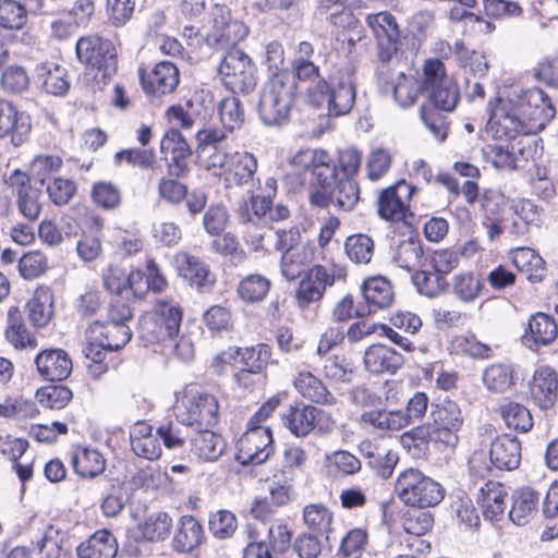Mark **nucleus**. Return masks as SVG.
<instances>
[{"mask_svg":"<svg viewBox=\"0 0 558 558\" xmlns=\"http://www.w3.org/2000/svg\"><path fill=\"white\" fill-rule=\"evenodd\" d=\"M308 460L307 451L300 446H290L283 450L282 466L277 473L288 475L295 481L298 475L304 471L305 464Z\"/></svg>","mask_w":558,"mask_h":558,"instance_id":"69168bd1","label":"nucleus"},{"mask_svg":"<svg viewBox=\"0 0 558 558\" xmlns=\"http://www.w3.org/2000/svg\"><path fill=\"white\" fill-rule=\"evenodd\" d=\"M75 51L81 63L97 70L104 77L111 76L118 69L114 45L98 34L82 36L76 41Z\"/></svg>","mask_w":558,"mask_h":558,"instance_id":"9d476101","label":"nucleus"},{"mask_svg":"<svg viewBox=\"0 0 558 558\" xmlns=\"http://www.w3.org/2000/svg\"><path fill=\"white\" fill-rule=\"evenodd\" d=\"M173 262L179 276L186 280L192 288L206 292L215 286L216 276L199 257L186 252H178L173 257Z\"/></svg>","mask_w":558,"mask_h":558,"instance_id":"6ab92c4d","label":"nucleus"},{"mask_svg":"<svg viewBox=\"0 0 558 558\" xmlns=\"http://www.w3.org/2000/svg\"><path fill=\"white\" fill-rule=\"evenodd\" d=\"M345 253L355 264L366 265L372 260L374 254V241L366 234H353L347 238Z\"/></svg>","mask_w":558,"mask_h":558,"instance_id":"4d7b16f0","label":"nucleus"},{"mask_svg":"<svg viewBox=\"0 0 558 558\" xmlns=\"http://www.w3.org/2000/svg\"><path fill=\"white\" fill-rule=\"evenodd\" d=\"M490 462L498 470H515L521 462V442L514 436L501 435L490 444Z\"/></svg>","mask_w":558,"mask_h":558,"instance_id":"a878e982","label":"nucleus"},{"mask_svg":"<svg viewBox=\"0 0 558 558\" xmlns=\"http://www.w3.org/2000/svg\"><path fill=\"white\" fill-rule=\"evenodd\" d=\"M172 527V519L166 512L150 514L140 525L142 536L147 541L165 539Z\"/></svg>","mask_w":558,"mask_h":558,"instance_id":"bf43d9fd","label":"nucleus"},{"mask_svg":"<svg viewBox=\"0 0 558 558\" xmlns=\"http://www.w3.org/2000/svg\"><path fill=\"white\" fill-rule=\"evenodd\" d=\"M217 108L225 130L233 131L243 125L245 112L238 97L229 96L221 99Z\"/></svg>","mask_w":558,"mask_h":558,"instance_id":"864d4df0","label":"nucleus"},{"mask_svg":"<svg viewBox=\"0 0 558 558\" xmlns=\"http://www.w3.org/2000/svg\"><path fill=\"white\" fill-rule=\"evenodd\" d=\"M423 253L421 242L411 238L396 246L392 260L398 267L412 272L422 266Z\"/></svg>","mask_w":558,"mask_h":558,"instance_id":"a18cd8bd","label":"nucleus"},{"mask_svg":"<svg viewBox=\"0 0 558 558\" xmlns=\"http://www.w3.org/2000/svg\"><path fill=\"white\" fill-rule=\"evenodd\" d=\"M412 508L404 514L402 526L408 534L414 536L425 535L433 527L434 517L429 511H424V508Z\"/></svg>","mask_w":558,"mask_h":558,"instance_id":"e2e57ef3","label":"nucleus"},{"mask_svg":"<svg viewBox=\"0 0 558 558\" xmlns=\"http://www.w3.org/2000/svg\"><path fill=\"white\" fill-rule=\"evenodd\" d=\"M4 336L8 342L17 350H33L38 345L37 338L27 329L23 314L17 306H11L8 310Z\"/></svg>","mask_w":558,"mask_h":558,"instance_id":"7c9ffc66","label":"nucleus"},{"mask_svg":"<svg viewBox=\"0 0 558 558\" xmlns=\"http://www.w3.org/2000/svg\"><path fill=\"white\" fill-rule=\"evenodd\" d=\"M451 286L453 294L464 303L473 302L484 289V282L472 271L457 274Z\"/></svg>","mask_w":558,"mask_h":558,"instance_id":"3c124183","label":"nucleus"},{"mask_svg":"<svg viewBox=\"0 0 558 558\" xmlns=\"http://www.w3.org/2000/svg\"><path fill=\"white\" fill-rule=\"evenodd\" d=\"M557 373L549 366L538 367L533 376L530 392L534 403L542 410L551 409L557 401Z\"/></svg>","mask_w":558,"mask_h":558,"instance_id":"393cba45","label":"nucleus"},{"mask_svg":"<svg viewBox=\"0 0 558 558\" xmlns=\"http://www.w3.org/2000/svg\"><path fill=\"white\" fill-rule=\"evenodd\" d=\"M361 167V153L356 148H345L339 153L338 163L329 166L328 175L356 177Z\"/></svg>","mask_w":558,"mask_h":558,"instance_id":"338daca9","label":"nucleus"},{"mask_svg":"<svg viewBox=\"0 0 558 558\" xmlns=\"http://www.w3.org/2000/svg\"><path fill=\"white\" fill-rule=\"evenodd\" d=\"M333 521L332 512L323 504H310L303 508V522L308 530L328 538Z\"/></svg>","mask_w":558,"mask_h":558,"instance_id":"09e8293b","label":"nucleus"},{"mask_svg":"<svg viewBox=\"0 0 558 558\" xmlns=\"http://www.w3.org/2000/svg\"><path fill=\"white\" fill-rule=\"evenodd\" d=\"M31 118L11 102L0 100V137L9 136L13 146L24 144L31 132Z\"/></svg>","mask_w":558,"mask_h":558,"instance_id":"4be33fe9","label":"nucleus"},{"mask_svg":"<svg viewBox=\"0 0 558 558\" xmlns=\"http://www.w3.org/2000/svg\"><path fill=\"white\" fill-rule=\"evenodd\" d=\"M330 157L323 149H302L298 151L290 160L295 173L300 175V185L317 183L329 172Z\"/></svg>","mask_w":558,"mask_h":558,"instance_id":"f3484780","label":"nucleus"},{"mask_svg":"<svg viewBox=\"0 0 558 558\" xmlns=\"http://www.w3.org/2000/svg\"><path fill=\"white\" fill-rule=\"evenodd\" d=\"M356 98V87L350 77L330 80H319L315 85L307 89L308 102L316 107H326L330 117H341L348 114Z\"/></svg>","mask_w":558,"mask_h":558,"instance_id":"39448f33","label":"nucleus"},{"mask_svg":"<svg viewBox=\"0 0 558 558\" xmlns=\"http://www.w3.org/2000/svg\"><path fill=\"white\" fill-rule=\"evenodd\" d=\"M294 480L288 475L275 472L269 483V497L256 499L251 508L252 513L256 518H264L272 512L271 507H283L288 505L294 496Z\"/></svg>","mask_w":558,"mask_h":558,"instance_id":"aec40b11","label":"nucleus"},{"mask_svg":"<svg viewBox=\"0 0 558 558\" xmlns=\"http://www.w3.org/2000/svg\"><path fill=\"white\" fill-rule=\"evenodd\" d=\"M28 320L36 327L48 325L53 315V294L48 288L36 289L26 304Z\"/></svg>","mask_w":558,"mask_h":558,"instance_id":"c9c22d12","label":"nucleus"},{"mask_svg":"<svg viewBox=\"0 0 558 558\" xmlns=\"http://www.w3.org/2000/svg\"><path fill=\"white\" fill-rule=\"evenodd\" d=\"M529 332L524 336L527 344L532 341L535 345H547L557 338L558 328L549 315L537 313L530 318Z\"/></svg>","mask_w":558,"mask_h":558,"instance_id":"79ce46f5","label":"nucleus"},{"mask_svg":"<svg viewBox=\"0 0 558 558\" xmlns=\"http://www.w3.org/2000/svg\"><path fill=\"white\" fill-rule=\"evenodd\" d=\"M296 83L292 73L280 71L265 84L258 102V114L265 125L284 122L295 100Z\"/></svg>","mask_w":558,"mask_h":558,"instance_id":"7ed1b4c3","label":"nucleus"},{"mask_svg":"<svg viewBox=\"0 0 558 558\" xmlns=\"http://www.w3.org/2000/svg\"><path fill=\"white\" fill-rule=\"evenodd\" d=\"M36 76L46 93L63 96L70 88L66 70L54 63H41L36 66Z\"/></svg>","mask_w":558,"mask_h":558,"instance_id":"58836bf2","label":"nucleus"},{"mask_svg":"<svg viewBox=\"0 0 558 558\" xmlns=\"http://www.w3.org/2000/svg\"><path fill=\"white\" fill-rule=\"evenodd\" d=\"M64 534L54 525H48L36 542L40 558H73L64 548Z\"/></svg>","mask_w":558,"mask_h":558,"instance_id":"c03bdc74","label":"nucleus"},{"mask_svg":"<svg viewBox=\"0 0 558 558\" xmlns=\"http://www.w3.org/2000/svg\"><path fill=\"white\" fill-rule=\"evenodd\" d=\"M35 364L40 377L49 381H62L73 369L72 360L62 349L40 351L35 357Z\"/></svg>","mask_w":558,"mask_h":558,"instance_id":"b1692460","label":"nucleus"},{"mask_svg":"<svg viewBox=\"0 0 558 558\" xmlns=\"http://www.w3.org/2000/svg\"><path fill=\"white\" fill-rule=\"evenodd\" d=\"M168 120L175 126L182 129H192L195 125H203L206 121V116L199 117V112L193 101L186 104V109L182 106H171L167 110Z\"/></svg>","mask_w":558,"mask_h":558,"instance_id":"0e129e2a","label":"nucleus"},{"mask_svg":"<svg viewBox=\"0 0 558 558\" xmlns=\"http://www.w3.org/2000/svg\"><path fill=\"white\" fill-rule=\"evenodd\" d=\"M404 363L403 356L385 344H373L364 353L365 368L374 374L396 373Z\"/></svg>","mask_w":558,"mask_h":558,"instance_id":"bb28decb","label":"nucleus"},{"mask_svg":"<svg viewBox=\"0 0 558 558\" xmlns=\"http://www.w3.org/2000/svg\"><path fill=\"white\" fill-rule=\"evenodd\" d=\"M257 158L248 151H234L223 175L226 187H251L255 182Z\"/></svg>","mask_w":558,"mask_h":558,"instance_id":"5701e85b","label":"nucleus"},{"mask_svg":"<svg viewBox=\"0 0 558 558\" xmlns=\"http://www.w3.org/2000/svg\"><path fill=\"white\" fill-rule=\"evenodd\" d=\"M7 184L16 196V206L21 215L29 221H35L43 209L41 190L31 183V177L15 169L7 179Z\"/></svg>","mask_w":558,"mask_h":558,"instance_id":"dca6fc26","label":"nucleus"},{"mask_svg":"<svg viewBox=\"0 0 558 558\" xmlns=\"http://www.w3.org/2000/svg\"><path fill=\"white\" fill-rule=\"evenodd\" d=\"M271 282L265 276L252 274L244 277L238 286V295L248 304L259 303L267 296Z\"/></svg>","mask_w":558,"mask_h":558,"instance_id":"de8ad7c7","label":"nucleus"},{"mask_svg":"<svg viewBox=\"0 0 558 558\" xmlns=\"http://www.w3.org/2000/svg\"><path fill=\"white\" fill-rule=\"evenodd\" d=\"M76 553L78 558H113L118 553L117 539L111 532L100 530L81 543Z\"/></svg>","mask_w":558,"mask_h":558,"instance_id":"473e14b6","label":"nucleus"},{"mask_svg":"<svg viewBox=\"0 0 558 558\" xmlns=\"http://www.w3.org/2000/svg\"><path fill=\"white\" fill-rule=\"evenodd\" d=\"M210 28L204 40L216 50L236 49L240 41L248 35V27L240 20L233 19L226 4L216 3L209 12Z\"/></svg>","mask_w":558,"mask_h":558,"instance_id":"423d86ee","label":"nucleus"},{"mask_svg":"<svg viewBox=\"0 0 558 558\" xmlns=\"http://www.w3.org/2000/svg\"><path fill=\"white\" fill-rule=\"evenodd\" d=\"M395 493L403 504L416 508L434 507L444 499L441 485L412 468L398 475Z\"/></svg>","mask_w":558,"mask_h":558,"instance_id":"20e7f679","label":"nucleus"},{"mask_svg":"<svg viewBox=\"0 0 558 558\" xmlns=\"http://www.w3.org/2000/svg\"><path fill=\"white\" fill-rule=\"evenodd\" d=\"M293 385L295 389L304 398L325 405H332L336 403V398L327 389L324 383L310 372H301L294 378Z\"/></svg>","mask_w":558,"mask_h":558,"instance_id":"e433bc0d","label":"nucleus"},{"mask_svg":"<svg viewBox=\"0 0 558 558\" xmlns=\"http://www.w3.org/2000/svg\"><path fill=\"white\" fill-rule=\"evenodd\" d=\"M72 465L81 477L94 478L105 471L106 460L99 451L83 448L74 452Z\"/></svg>","mask_w":558,"mask_h":558,"instance_id":"37998d69","label":"nucleus"},{"mask_svg":"<svg viewBox=\"0 0 558 558\" xmlns=\"http://www.w3.org/2000/svg\"><path fill=\"white\" fill-rule=\"evenodd\" d=\"M414 192L415 187L403 180L383 189L376 201L379 218L391 223L405 222L412 216L410 201Z\"/></svg>","mask_w":558,"mask_h":558,"instance_id":"f8f14e48","label":"nucleus"},{"mask_svg":"<svg viewBox=\"0 0 558 558\" xmlns=\"http://www.w3.org/2000/svg\"><path fill=\"white\" fill-rule=\"evenodd\" d=\"M191 426H185L184 423L175 420H169L161 423L157 428V436L162 440L168 449L182 448L186 438L190 437Z\"/></svg>","mask_w":558,"mask_h":558,"instance_id":"5fc2aeb1","label":"nucleus"},{"mask_svg":"<svg viewBox=\"0 0 558 558\" xmlns=\"http://www.w3.org/2000/svg\"><path fill=\"white\" fill-rule=\"evenodd\" d=\"M179 70L170 61H160L149 73L140 70L143 89L153 96H163L172 93L179 84Z\"/></svg>","mask_w":558,"mask_h":558,"instance_id":"412c9836","label":"nucleus"},{"mask_svg":"<svg viewBox=\"0 0 558 558\" xmlns=\"http://www.w3.org/2000/svg\"><path fill=\"white\" fill-rule=\"evenodd\" d=\"M203 537L201 523L192 515H183L177 523L172 547L177 553L187 554L202 544Z\"/></svg>","mask_w":558,"mask_h":558,"instance_id":"c756f323","label":"nucleus"},{"mask_svg":"<svg viewBox=\"0 0 558 558\" xmlns=\"http://www.w3.org/2000/svg\"><path fill=\"white\" fill-rule=\"evenodd\" d=\"M463 424V416L457 402L445 399L432 404L428 435L447 446L458 444L457 433Z\"/></svg>","mask_w":558,"mask_h":558,"instance_id":"ddd939ff","label":"nucleus"},{"mask_svg":"<svg viewBox=\"0 0 558 558\" xmlns=\"http://www.w3.org/2000/svg\"><path fill=\"white\" fill-rule=\"evenodd\" d=\"M539 493L532 487H521L512 493L509 519L517 525L529 523L537 513Z\"/></svg>","mask_w":558,"mask_h":558,"instance_id":"c85d7f7f","label":"nucleus"},{"mask_svg":"<svg viewBox=\"0 0 558 558\" xmlns=\"http://www.w3.org/2000/svg\"><path fill=\"white\" fill-rule=\"evenodd\" d=\"M238 526L235 515L229 510H217L209 514L208 527L211 534L220 539L233 535Z\"/></svg>","mask_w":558,"mask_h":558,"instance_id":"774afa93","label":"nucleus"},{"mask_svg":"<svg viewBox=\"0 0 558 558\" xmlns=\"http://www.w3.org/2000/svg\"><path fill=\"white\" fill-rule=\"evenodd\" d=\"M556 110L543 89L522 90L506 100L500 99L492 109L489 121L496 133L508 138L535 134L555 117Z\"/></svg>","mask_w":558,"mask_h":558,"instance_id":"f257e3e1","label":"nucleus"},{"mask_svg":"<svg viewBox=\"0 0 558 558\" xmlns=\"http://www.w3.org/2000/svg\"><path fill=\"white\" fill-rule=\"evenodd\" d=\"M420 89L429 100L428 105L421 107V119L434 137L444 142L448 134L445 113L456 109L460 99L459 86L447 75L442 61L428 59L424 64Z\"/></svg>","mask_w":558,"mask_h":558,"instance_id":"f03ea898","label":"nucleus"},{"mask_svg":"<svg viewBox=\"0 0 558 558\" xmlns=\"http://www.w3.org/2000/svg\"><path fill=\"white\" fill-rule=\"evenodd\" d=\"M196 433L191 438L192 451L207 461L217 460L225 451L223 438L208 429L195 428Z\"/></svg>","mask_w":558,"mask_h":558,"instance_id":"4c0bfd02","label":"nucleus"},{"mask_svg":"<svg viewBox=\"0 0 558 558\" xmlns=\"http://www.w3.org/2000/svg\"><path fill=\"white\" fill-rule=\"evenodd\" d=\"M366 24L376 40V54L381 63H387L397 54L400 32L395 16L389 12L368 14Z\"/></svg>","mask_w":558,"mask_h":558,"instance_id":"2eb2a0df","label":"nucleus"},{"mask_svg":"<svg viewBox=\"0 0 558 558\" xmlns=\"http://www.w3.org/2000/svg\"><path fill=\"white\" fill-rule=\"evenodd\" d=\"M312 248L306 245L284 252L281 254L280 258L281 275L289 281L301 277L305 274L306 268L312 260Z\"/></svg>","mask_w":558,"mask_h":558,"instance_id":"a19ab883","label":"nucleus"},{"mask_svg":"<svg viewBox=\"0 0 558 558\" xmlns=\"http://www.w3.org/2000/svg\"><path fill=\"white\" fill-rule=\"evenodd\" d=\"M182 322L181 307L168 300H157L154 313L143 317L140 322V331L147 342H162L174 339Z\"/></svg>","mask_w":558,"mask_h":558,"instance_id":"6e6552de","label":"nucleus"},{"mask_svg":"<svg viewBox=\"0 0 558 558\" xmlns=\"http://www.w3.org/2000/svg\"><path fill=\"white\" fill-rule=\"evenodd\" d=\"M72 391L66 386H46L36 392L39 404L50 410L63 409L72 399Z\"/></svg>","mask_w":558,"mask_h":558,"instance_id":"052dcab7","label":"nucleus"},{"mask_svg":"<svg viewBox=\"0 0 558 558\" xmlns=\"http://www.w3.org/2000/svg\"><path fill=\"white\" fill-rule=\"evenodd\" d=\"M501 417L509 428L526 433L533 427V418L527 408L517 402H508L500 408Z\"/></svg>","mask_w":558,"mask_h":558,"instance_id":"13d9d810","label":"nucleus"},{"mask_svg":"<svg viewBox=\"0 0 558 558\" xmlns=\"http://www.w3.org/2000/svg\"><path fill=\"white\" fill-rule=\"evenodd\" d=\"M28 20L26 8L15 0H0V28L22 29Z\"/></svg>","mask_w":558,"mask_h":558,"instance_id":"603ef678","label":"nucleus"},{"mask_svg":"<svg viewBox=\"0 0 558 558\" xmlns=\"http://www.w3.org/2000/svg\"><path fill=\"white\" fill-rule=\"evenodd\" d=\"M484 386L492 392L501 393L513 385V371L510 365L494 363L482 375Z\"/></svg>","mask_w":558,"mask_h":558,"instance_id":"8fccbe9b","label":"nucleus"},{"mask_svg":"<svg viewBox=\"0 0 558 558\" xmlns=\"http://www.w3.org/2000/svg\"><path fill=\"white\" fill-rule=\"evenodd\" d=\"M506 497L507 493L504 486L498 482L489 481L480 488L477 504L482 508L485 519L494 521L504 515Z\"/></svg>","mask_w":558,"mask_h":558,"instance_id":"72a5a7b5","label":"nucleus"},{"mask_svg":"<svg viewBox=\"0 0 558 558\" xmlns=\"http://www.w3.org/2000/svg\"><path fill=\"white\" fill-rule=\"evenodd\" d=\"M87 336L94 341H104L107 349L112 352L123 348L131 340L132 331L126 324L95 320L87 328Z\"/></svg>","mask_w":558,"mask_h":558,"instance_id":"cd10ccee","label":"nucleus"},{"mask_svg":"<svg viewBox=\"0 0 558 558\" xmlns=\"http://www.w3.org/2000/svg\"><path fill=\"white\" fill-rule=\"evenodd\" d=\"M320 410L311 405L292 407L281 414L282 424L296 437L307 436L314 428Z\"/></svg>","mask_w":558,"mask_h":558,"instance_id":"2f4dec72","label":"nucleus"},{"mask_svg":"<svg viewBox=\"0 0 558 558\" xmlns=\"http://www.w3.org/2000/svg\"><path fill=\"white\" fill-rule=\"evenodd\" d=\"M336 271L328 270L322 265H315L300 281L295 298L300 308H307L323 298L327 287H331L336 280Z\"/></svg>","mask_w":558,"mask_h":558,"instance_id":"a211bd4d","label":"nucleus"},{"mask_svg":"<svg viewBox=\"0 0 558 558\" xmlns=\"http://www.w3.org/2000/svg\"><path fill=\"white\" fill-rule=\"evenodd\" d=\"M512 263L532 282L542 281L546 269L541 255L530 247H519L512 254Z\"/></svg>","mask_w":558,"mask_h":558,"instance_id":"ea45409f","label":"nucleus"},{"mask_svg":"<svg viewBox=\"0 0 558 558\" xmlns=\"http://www.w3.org/2000/svg\"><path fill=\"white\" fill-rule=\"evenodd\" d=\"M241 363L251 372L262 373L271 357V349L265 343L241 349Z\"/></svg>","mask_w":558,"mask_h":558,"instance_id":"680f3d73","label":"nucleus"},{"mask_svg":"<svg viewBox=\"0 0 558 558\" xmlns=\"http://www.w3.org/2000/svg\"><path fill=\"white\" fill-rule=\"evenodd\" d=\"M360 193L359 183L354 178L327 174L310 194V202L320 208L333 204L341 210L350 211L359 203Z\"/></svg>","mask_w":558,"mask_h":558,"instance_id":"1a4fd4ad","label":"nucleus"},{"mask_svg":"<svg viewBox=\"0 0 558 558\" xmlns=\"http://www.w3.org/2000/svg\"><path fill=\"white\" fill-rule=\"evenodd\" d=\"M363 296L368 305L366 312L386 308L395 299L391 283L384 277L367 279L362 287Z\"/></svg>","mask_w":558,"mask_h":558,"instance_id":"f704fd0d","label":"nucleus"},{"mask_svg":"<svg viewBox=\"0 0 558 558\" xmlns=\"http://www.w3.org/2000/svg\"><path fill=\"white\" fill-rule=\"evenodd\" d=\"M275 452L269 427L252 425L238 440L235 460L242 465L262 464Z\"/></svg>","mask_w":558,"mask_h":558,"instance_id":"4468645a","label":"nucleus"},{"mask_svg":"<svg viewBox=\"0 0 558 558\" xmlns=\"http://www.w3.org/2000/svg\"><path fill=\"white\" fill-rule=\"evenodd\" d=\"M361 422L378 430L397 432L405 427L403 410H369L361 415Z\"/></svg>","mask_w":558,"mask_h":558,"instance_id":"49530a36","label":"nucleus"},{"mask_svg":"<svg viewBox=\"0 0 558 558\" xmlns=\"http://www.w3.org/2000/svg\"><path fill=\"white\" fill-rule=\"evenodd\" d=\"M173 410L175 417L192 428L210 427L218 422V400L210 393L187 390L178 398Z\"/></svg>","mask_w":558,"mask_h":558,"instance_id":"0eeeda50","label":"nucleus"},{"mask_svg":"<svg viewBox=\"0 0 558 558\" xmlns=\"http://www.w3.org/2000/svg\"><path fill=\"white\" fill-rule=\"evenodd\" d=\"M252 203L253 218L257 225L263 218L268 217L269 209H271L272 198L277 194V181L275 178L269 177L265 180L263 194H255L251 189L247 190Z\"/></svg>","mask_w":558,"mask_h":558,"instance_id":"6e6d98bb","label":"nucleus"},{"mask_svg":"<svg viewBox=\"0 0 558 558\" xmlns=\"http://www.w3.org/2000/svg\"><path fill=\"white\" fill-rule=\"evenodd\" d=\"M219 74L232 93H248L256 86L255 65L240 49H232L221 59Z\"/></svg>","mask_w":558,"mask_h":558,"instance_id":"9b49d317","label":"nucleus"}]
</instances>
